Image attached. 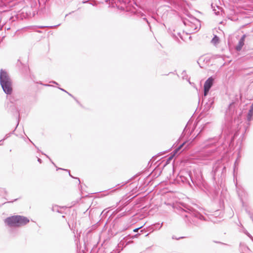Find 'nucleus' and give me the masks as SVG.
Wrapping results in <instances>:
<instances>
[{"label":"nucleus","mask_w":253,"mask_h":253,"mask_svg":"<svg viewBox=\"0 0 253 253\" xmlns=\"http://www.w3.org/2000/svg\"><path fill=\"white\" fill-rule=\"evenodd\" d=\"M181 215L187 218L191 223L198 227L201 226L202 221H207V219L203 215L192 208L182 209Z\"/></svg>","instance_id":"obj_1"},{"label":"nucleus","mask_w":253,"mask_h":253,"mask_svg":"<svg viewBox=\"0 0 253 253\" xmlns=\"http://www.w3.org/2000/svg\"><path fill=\"white\" fill-rule=\"evenodd\" d=\"M0 84L4 93L8 95L7 99L13 103L14 100L11 96L12 92V81L8 73L2 69L0 70Z\"/></svg>","instance_id":"obj_2"},{"label":"nucleus","mask_w":253,"mask_h":253,"mask_svg":"<svg viewBox=\"0 0 253 253\" xmlns=\"http://www.w3.org/2000/svg\"><path fill=\"white\" fill-rule=\"evenodd\" d=\"M29 222V219L22 215H13L7 217L4 220V223L9 227H20L26 225Z\"/></svg>","instance_id":"obj_3"},{"label":"nucleus","mask_w":253,"mask_h":253,"mask_svg":"<svg viewBox=\"0 0 253 253\" xmlns=\"http://www.w3.org/2000/svg\"><path fill=\"white\" fill-rule=\"evenodd\" d=\"M220 171V176H221L222 173H223L226 171V167L225 166H222L221 162L220 161H218L214 164L212 168V170L211 172V174L212 176V179L214 180H215V176L217 172Z\"/></svg>","instance_id":"obj_4"},{"label":"nucleus","mask_w":253,"mask_h":253,"mask_svg":"<svg viewBox=\"0 0 253 253\" xmlns=\"http://www.w3.org/2000/svg\"><path fill=\"white\" fill-rule=\"evenodd\" d=\"M177 180L178 182L181 181L184 184H188L190 187H192L190 180L193 183L190 171H185L183 174H180L179 176L177 177Z\"/></svg>","instance_id":"obj_5"},{"label":"nucleus","mask_w":253,"mask_h":253,"mask_svg":"<svg viewBox=\"0 0 253 253\" xmlns=\"http://www.w3.org/2000/svg\"><path fill=\"white\" fill-rule=\"evenodd\" d=\"M213 83V79L212 77L209 78L204 84V97H206Z\"/></svg>","instance_id":"obj_6"},{"label":"nucleus","mask_w":253,"mask_h":253,"mask_svg":"<svg viewBox=\"0 0 253 253\" xmlns=\"http://www.w3.org/2000/svg\"><path fill=\"white\" fill-rule=\"evenodd\" d=\"M246 37V35L245 34L243 35L241 39H240L238 45L236 47V49L237 51H240L243 45H244L245 40Z\"/></svg>","instance_id":"obj_7"},{"label":"nucleus","mask_w":253,"mask_h":253,"mask_svg":"<svg viewBox=\"0 0 253 253\" xmlns=\"http://www.w3.org/2000/svg\"><path fill=\"white\" fill-rule=\"evenodd\" d=\"M214 103V98L212 97L210 98L208 101L205 103L204 105V110L206 111H209L212 107Z\"/></svg>","instance_id":"obj_8"},{"label":"nucleus","mask_w":253,"mask_h":253,"mask_svg":"<svg viewBox=\"0 0 253 253\" xmlns=\"http://www.w3.org/2000/svg\"><path fill=\"white\" fill-rule=\"evenodd\" d=\"M234 112V106L233 103H230L228 108L226 111L225 115L226 117H231Z\"/></svg>","instance_id":"obj_9"},{"label":"nucleus","mask_w":253,"mask_h":253,"mask_svg":"<svg viewBox=\"0 0 253 253\" xmlns=\"http://www.w3.org/2000/svg\"><path fill=\"white\" fill-rule=\"evenodd\" d=\"M65 207H60L58 205H53L52 207L51 210L54 212H57L60 213H63L64 210L66 209Z\"/></svg>","instance_id":"obj_10"},{"label":"nucleus","mask_w":253,"mask_h":253,"mask_svg":"<svg viewBox=\"0 0 253 253\" xmlns=\"http://www.w3.org/2000/svg\"><path fill=\"white\" fill-rule=\"evenodd\" d=\"M253 103L251 105V108L249 110V113L247 115V121L249 122L253 120Z\"/></svg>","instance_id":"obj_11"},{"label":"nucleus","mask_w":253,"mask_h":253,"mask_svg":"<svg viewBox=\"0 0 253 253\" xmlns=\"http://www.w3.org/2000/svg\"><path fill=\"white\" fill-rule=\"evenodd\" d=\"M18 124H19V120L18 121L17 124V125H16V127H15V128L14 130L13 131H12L11 132H10V133H9L6 134L5 135L4 137L2 140H0V141H3V140H5V139H7V138H8L9 137H10V135H11L12 134H13V133H14V132L15 130L16 129V128H17V126H18Z\"/></svg>","instance_id":"obj_12"},{"label":"nucleus","mask_w":253,"mask_h":253,"mask_svg":"<svg viewBox=\"0 0 253 253\" xmlns=\"http://www.w3.org/2000/svg\"><path fill=\"white\" fill-rule=\"evenodd\" d=\"M219 42V38L216 35H215L212 39L211 40V42L214 44H216L218 43Z\"/></svg>","instance_id":"obj_13"},{"label":"nucleus","mask_w":253,"mask_h":253,"mask_svg":"<svg viewBox=\"0 0 253 253\" xmlns=\"http://www.w3.org/2000/svg\"><path fill=\"white\" fill-rule=\"evenodd\" d=\"M181 75L183 79H187L188 78V76L186 74V72L185 70L183 71V72L181 73Z\"/></svg>","instance_id":"obj_14"},{"label":"nucleus","mask_w":253,"mask_h":253,"mask_svg":"<svg viewBox=\"0 0 253 253\" xmlns=\"http://www.w3.org/2000/svg\"><path fill=\"white\" fill-rule=\"evenodd\" d=\"M184 143H183V144L180 145L177 148H176L174 150V154H175L176 153H177V151H179L182 147V146L184 145Z\"/></svg>","instance_id":"obj_15"},{"label":"nucleus","mask_w":253,"mask_h":253,"mask_svg":"<svg viewBox=\"0 0 253 253\" xmlns=\"http://www.w3.org/2000/svg\"><path fill=\"white\" fill-rule=\"evenodd\" d=\"M59 169H61V170H66V171H67L68 172H69V175L72 177V178H74L72 175H71V174H70V170H68V169H62V168H57V170H59Z\"/></svg>","instance_id":"obj_16"},{"label":"nucleus","mask_w":253,"mask_h":253,"mask_svg":"<svg viewBox=\"0 0 253 253\" xmlns=\"http://www.w3.org/2000/svg\"><path fill=\"white\" fill-rule=\"evenodd\" d=\"M245 234L249 237L252 240H253V237H252V236L247 231H246L245 232Z\"/></svg>","instance_id":"obj_17"},{"label":"nucleus","mask_w":253,"mask_h":253,"mask_svg":"<svg viewBox=\"0 0 253 253\" xmlns=\"http://www.w3.org/2000/svg\"><path fill=\"white\" fill-rule=\"evenodd\" d=\"M127 183V181H126V182H122L121 184H118V186H120V187H121V186H124V185H126Z\"/></svg>","instance_id":"obj_18"},{"label":"nucleus","mask_w":253,"mask_h":253,"mask_svg":"<svg viewBox=\"0 0 253 253\" xmlns=\"http://www.w3.org/2000/svg\"><path fill=\"white\" fill-rule=\"evenodd\" d=\"M42 154H43V155H44L45 156H46V157L47 158H48L50 160V161L51 162V163H52V164H53L55 166H55V164H54L53 162H52V161H51V159L49 158V157H48L47 155H46V154H44V153H42Z\"/></svg>","instance_id":"obj_19"},{"label":"nucleus","mask_w":253,"mask_h":253,"mask_svg":"<svg viewBox=\"0 0 253 253\" xmlns=\"http://www.w3.org/2000/svg\"><path fill=\"white\" fill-rule=\"evenodd\" d=\"M189 22L188 21H185V20H184L183 21V23L185 25H188V23Z\"/></svg>","instance_id":"obj_20"},{"label":"nucleus","mask_w":253,"mask_h":253,"mask_svg":"<svg viewBox=\"0 0 253 253\" xmlns=\"http://www.w3.org/2000/svg\"><path fill=\"white\" fill-rule=\"evenodd\" d=\"M184 237H179L178 238H175V239L176 240H178V239H182V238H183ZM172 238L173 239H175L174 237V236H172Z\"/></svg>","instance_id":"obj_21"},{"label":"nucleus","mask_w":253,"mask_h":253,"mask_svg":"<svg viewBox=\"0 0 253 253\" xmlns=\"http://www.w3.org/2000/svg\"><path fill=\"white\" fill-rule=\"evenodd\" d=\"M172 157H173V156H171L169 157L168 158V161H170V160H171L172 159Z\"/></svg>","instance_id":"obj_22"},{"label":"nucleus","mask_w":253,"mask_h":253,"mask_svg":"<svg viewBox=\"0 0 253 253\" xmlns=\"http://www.w3.org/2000/svg\"><path fill=\"white\" fill-rule=\"evenodd\" d=\"M38 161L40 163H42V160L40 158H38Z\"/></svg>","instance_id":"obj_23"},{"label":"nucleus","mask_w":253,"mask_h":253,"mask_svg":"<svg viewBox=\"0 0 253 253\" xmlns=\"http://www.w3.org/2000/svg\"><path fill=\"white\" fill-rule=\"evenodd\" d=\"M59 89H60L61 90L63 91H64L65 92H67V91H66L65 89H63V88H59Z\"/></svg>","instance_id":"obj_24"},{"label":"nucleus","mask_w":253,"mask_h":253,"mask_svg":"<svg viewBox=\"0 0 253 253\" xmlns=\"http://www.w3.org/2000/svg\"><path fill=\"white\" fill-rule=\"evenodd\" d=\"M139 229V228H135V229H134L133 230V231L135 232H137L138 230Z\"/></svg>","instance_id":"obj_25"},{"label":"nucleus","mask_w":253,"mask_h":253,"mask_svg":"<svg viewBox=\"0 0 253 253\" xmlns=\"http://www.w3.org/2000/svg\"><path fill=\"white\" fill-rule=\"evenodd\" d=\"M59 25H60V24H58L57 25H55V26H50V28L56 27H57V26H58Z\"/></svg>","instance_id":"obj_26"},{"label":"nucleus","mask_w":253,"mask_h":253,"mask_svg":"<svg viewBox=\"0 0 253 253\" xmlns=\"http://www.w3.org/2000/svg\"><path fill=\"white\" fill-rule=\"evenodd\" d=\"M50 83H52L55 84H58V83H56V82H55V81H52V82H51Z\"/></svg>","instance_id":"obj_27"},{"label":"nucleus","mask_w":253,"mask_h":253,"mask_svg":"<svg viewBox=\"0 0 253 253\" xmlns=\"http://www.w3.org/2000/svg\"><path fill=\"white\" fill-rule=\"evenodd\" d=\"M66 93H68L70 96H71L73 97L72 95L71 94H70V93H69V92H66Z\"/></svg>","instance_id":"obj_28"},{"label":"nucleus","mask_w":253,"mask_h":253,"mask_svg":"<svg viewBox=\"0 0 253 253\" xmlns=\"http://www.w3.org/2000/svg\"><path fill=\"white\" fill-rule=\"evenodd\" d=\"M76 179H78V181H79V183H80V179L79 178H76Z\"/></svg>","instance_id":"obj_29"},{"label":"nucleus","mask_w":253,"mask_h":253,"mask_svg":"<svg viewBox=\"0 0 253 253\" xmlns=\"http://www.w3.org/2000/svg\"><path fill=\"white\" fill-rule=\"evenodd\" d=\"M71 14V12H70L69 14H67L66 15H65V17H67L69 14Z\"/></svg>","instance_id":"obj_30"},{"label":"nucleus","mask_w":253,"mask_h":253,"mask_svg":"<svg viewBox=\"0 0 253 253\" xmlns=\"http://www.w3.org/2000/svg\"><path fill=\"white\" fill-rule=\"evenodd\" d=\"M144 19L146 21V22H147L148 23H148V20H147L146 18H144Z\"/></svg>","instance_id":"obj_31"},{"label":"nucleus","mask_w":253,"mask_h":253,"mask_svg":"<svg viewBox=\"0 0 253 253\" xmlns=\"http://www.w3.org/2000/svg\"><path fill=\"white\" fill-rule=\"evenodd\" d=\"M47 26H42V27H41V28H45V27H47Z\"/></svg>","instance_id":"obj_32"},{"label":"nucleus","mask_w":253,"mask_h":253,"mask_svg":"<svg viewBox=\"0 0 253 253\" xmlns=\"http://www.w3.org/2000/svg\"><path fill=\"white\" fill-rule=\"evenodd\" d=\"M233 139H234V137H232L231 141L233 140Z\"/></svg>","instance_id":"obj_33"},{"label":"nucleus","mask_w":253,"mask_h":253,"mask_svg":"<svg viewBox=\"0 0 253 253\" xmlns=\"http://www.w3.org/2000/svg\"><path fill=\"white\" fill-rule=\"evenodd\" d=\"M191 27H192V28H193V27H194V26H193V24H192V23H191Z\"/></svg>","instance_id":"obj_34"},{"label":"nucleus","mask_w":253,"mask_h":253,"mask_svg":"<svg viewBox=\"0 0 253 253\" xmlns=\"http://www.w3.org/2000/svg\"><path fill=\"white\" fill-rule=\"evenodd\" d=\"M188 82H189V84H191V82H190L189 80H188Z\"/></svg>","instance_id":"obj_35"},{"label":"nucleus","mask_w":253,"mask_h":253,"mask_svg":"<svg viewBox=\"0 0 253 253\" xmlns=\"http://www.w3.org/2000/svg\"><path fill=\"white\" fill-rule=\"evenodd\" d=\"M188 82H189V84H191V82H190L189 80H188Z\"/></svg>","instance_id":"obj_36"},{"label":"nucleus","mask_w":253,"mask_h":253,"mask_svg":"<svg viewBox=\"0 0 253 253\" xmlns=\"http://www.w3.org/2000/svg\"><path fill=\"white\" fill-rule=\"evenodd\" d=\"M188 82H189V84H191V82H190L189 80H188Z\"/></svg>","instance_id":"obj_37"},{"label":"nucleus","mask_w":253,"mask_h":253,"mask_svg":"<svg viewBox=\"0 0 253 253\" xmlns=\"http://www.w3.org/2000/svg\"><path fill=\"white\" fill-rule=\"evenodd\" d=\"M45 85H46V86H50V85H49V84H45Z\"/></svg>","instance_id":"obj_38"},{"label":"nucleus","mask_w":253,"mask_h":253,"mask_svg":"<svg viewBox=\"0 0 253 253\" xmlns=\"http://www.w3.org/2000/svg\"><path fill=\"white\" fill-rule=\"evenodd\" d=\"M162 225H163V223H161V227H162Z\"/></svg>","instance_id":"obj_39"},{"label":"nucleus","mask_w":253,"mask_h":253,"mask_svg":"<svg viewBox=\"0 0 253 253\" xmlns=\"http://www.w3.org/2000/svg\"><path fill=\"white\" fill-rule=\"evenodd\" d=\"M0 145H1V144H0Z\"/></svg>","instance_id":"obj_40"},{"label":"nucleus","mask_w":253,"mask_h":253,"mask_svg":"<svg viewBox=\"0 0 253 253\" xmlns=\"http://www.w3.org/2000/svg\"><path fill=\"white\" fill-rule=\"evenodd\" d=\"M0 145H1V144H0Z\"/></svg>","instance_id":"obj_41"},{"label":"nucleus","mask_w":253,"mask_h":253,"mask_svg":"<svg viewBox=\"0 0 253 253\" xmlns=\"http://www.w3.org/2000/svg\"><path fill=\"white\" fill-rule=\"evenodd\" d=\"M253 241V240H252Z\"/></svg>","instance_id":"obj_42"}]
</instances>
